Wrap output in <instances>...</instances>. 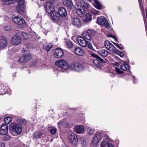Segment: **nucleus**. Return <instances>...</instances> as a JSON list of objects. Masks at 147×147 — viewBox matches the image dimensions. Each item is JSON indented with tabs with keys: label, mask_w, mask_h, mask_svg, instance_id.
<instances>
[{
	"label": "nucleus",
	"mask_w": 147,
	"mask_h": 147,
	"mask_svg": "<svg viewBox=\"0 0 147 147\" xmlns=\"http://www.w3.org/2000/svg\"><path fill=\"white\" fill-rule=\"evenodd\" d=\"M104 44L105 47L108 50L112 52L115 53L116 48L109 41L106 40L104 42Z\"/></svg>",
	"instance_id": "nucleus-9"
},
{
	"label": "nucleus",
	"mask_w": 147,
	"mask_h": 147,
	"mask_svg": "<svg viewBox=\"0 0 147 147\" xmlns=\"http://www.w3.org/2000/svg\"><path fill=\"white\" fill-rule=\"evenodd\" d=\"M74 51L75 53L78 55L82 56L84 55V51L80 47L76 48Z\"/></svg>",
	"instance_id": "nucleus-22"
},
{
	"label": "nucleus",
	"mask_w": 147,
	"mask_h": 147,
	"mask_svg": "<svg viewBox=\"0 0 147 147\" xmlns=\"http://www.w3.org/2000/svg\"><path fill=\"white\" fill-rule=\"evenodd\" d=\"M117 59L118 61H119V60H120V59L119 58H117Z\"/></svg>",
	"instance_id": "nucleus-56"
},
{
	"label": "nucleus",
	"mask_w": 147,
	"mask_h": 147,
	"mask_svg": "<svg viewBox=\"0 0 147 147\" xmlns=\"http://www.w3.org/2000/svg\"><path fill=\"white\" fill-rule=\"evenodd\" d=\"M59 15L62 18L65 17L67 15V13L65 9L63 7H60L58 10Z\"/></svg>",
	"instance_id": "nucleus-19"
},
{
	"label": "nucleus",
	"mask_w": 147,
	"mask_h": 147,
	"mask_svg": "<svg viewBox=\"0 0 147 147\" xmlns=\"http://www.w3.org/2000/svg\"><path fill=\"white\" fill-rule=\"evenodd\" d=\"M24 56L23 55L20 58L19 60L17 61V62L19 63H22L26 62V60Z\"/></svg>",
	"instance_id": "nucleus-38"
},
{
	"label": "nucleus",
	"mask_w": 147,
	"mask_h": 147,
	"mask_svg": "<svg viewBox=\"0 0 147 147\" xmlns=\"http://www.w3.org/2000/svg\"><path fill=\"white\" fill-rule=\"evenodd\" d=\"M138 1L139 2V3L140 5V8L141 9V10L143 13V18H145V13L144 11V9L143 8V6L141 5V0H138Z\"/></svg>",
	"instance_id": "nucleus-39"
},
{
	"label": "nucleus",
	"mask_w": 147,
	"mask_h": 147,
	"mask_svg": "<svg viewBox=\"0 0 147 147\" xmlns=\"http://www.w3.org/2000/svg\"><path fill=\"white\" fill-rule=\"evenodd\" d=\"M87 134L89 135H90L92 134L91 128V127L88 128L87 130Z\"/></svg>",
	"instance_id": "nucleus-45"
},
{
	"label": "nucleus",
	"mask_w": 147,
	"mask_h": 147,
	"mask_svg": "<svg viewBox=\"0 0 147 147\" xmlns=\"http://www.w3.org/2000/svg\"><path fill=\"white\" fill-rule=\"evenodd\" d=\"M88 47L90 49H92V45L90 42H88Z\"/></svg>",
	"instance_id": "nucleus-47"
},
{
	"label": "nucleus",
	"mask_w": 147,
	"mask_h": 147,
	"mask_svg": "<svg viewBox=\"0 0 147 147\" xmlns=\"http://www.w3.org/2000/svg\"><path fill=\"white\" fill-rule=\"evenodd\" d=\"M97 22L100 25L105 26L107 28L110 27L108 22L104 17H99L97 18Z\"/></svg>",
	"instance_id": "nucleus-3"
},
{
	"label": "nucleus",
	"mask_w": 147,
	"mask_h": 147,
	"mask_svg": "<svg viewBox=\"0 0 147 147\" xmlns=\"http://www.w3.org/2000/svg\"><path fill=\"white\" fill-rule=\"evenodd\" d=\"M63 52L62 49L59 48H57L54 51V55L56 58H60L63 56Z\"/></svg>",
	"instance_id": "nucleus-13"
},
{
	"label": "nucleus",
	"mask_w": 147,
	"mask_h": 147,
	"mask_svg": "<svg viewBox=\"0 0 147 147\" xmlns=\"http://www.w3.org/2000/svg\"><path fill=\"white\" fill-rule=\"evenodd\" d=\"M50 14L52 20L55 21H58L59 20L60 18L59 14L57 11H55Z\"/></svg>",
	"instance_id": "nucleus-15"
},
{
	"label": "nucleus",
	"mask_w": 147,
	"mask_h": 147,
	"mask_svg": "<svg viewBox=\"0 0 147 147\" xmlns=\"http://www.w3.org/2000/svg\"><path fill=\"white\" fill-rule=\"evenodd\" d=\"M101 136L100 133L97 132L94 136L92 139V146H97L99 142L101 140Z\"/></svg>",
	"instance_id": "nucleus-10"
},
{
	"label": "nucleus",
	"mask_w": 147,
	"mask_h": 147,
	"mask_svg": "<svg viewBox=\"0 0 147 147\" xmlns=\"http://www.w3.org/2000/svg\"><path fill=\"white\" fill-rule=\"evenodd\" d=\"M21 40L20 35L18 33H16L11 39V43L15 45L19 44L21 42Z\"/></svg>",
	"instance_id": "nucleus-8"
},
{
	"label": "nucleus",
	"mask_w": 147,
	"mask_h": 147,
	"mask_svg": "<svg viewBox=\"0 0 147 147\" xmlns=\"http://www.w3.org/2000/svg\"><path fill=\"white\" fill-rule=\"evenodd\" d=\"M58 126L59 127L63 126L64 127H67L68 126V124L66 123L64 121V120L63 121H60L58 123Z\"/></svg>",
	"instance_id": "nucleus-35"
},
{
	"label": "nucleus",
	"mask_w": 147,
	"mask_h": 147,
	"mask_svg": "<svg viewBox=\"0 0 147 147\" xmlns=\"http://www.w3.org/2000/svg\"><path fill=\"white\" fill-rule=\"evenodd\" d=\"M113 43L118 48L120 45H121V44H118L117 43L113 42Z\"/></svg>",
	"instance_id": "nucleus-49"
},
{
	"label": "nucleus",
	"mask_w": 147,
	"mask_h": 147,
	"mask_svg": "<svg viewBox=\"0 0 147 147\" xmlns=\"http://www.w3.org/2000/svg\"><path fill=\"white\" fill-rule=\"evenodd\" d=\"M10 138V136L8 135H6L4 136L3 138V140H4L7 141Z\"/></svg>",
	"instance_id": "nucleus-44"
},
{
	"label": "nucleus",
	"mask_w": 147,
	"mask_h": 147,
	"mask_svg": "<svg viewBox=\"0 0 147 147\" xmlns=\"http://www.w3.org/2000/svg\"><path fill=\"white\" fill-rule=\"evenodd\" d=\"M91 17L92 15L90 13H87L85 16V18L83 20L84 22L87 23L90 22L92 20Z\"/></svg>",
	"instance_id": "nucleus-24"
},
{
	"label": "nucleus",
	"mask_w": 147,
	"mask_h": 147,
	"mask_svg": "<svg viewBox=\"0 0 147 147\" xmlns=\"http://www.w3.org/2000/svg\"><path fill=\"white\" fill-rule=\"evenodd\" d=\"M7 45V42L5 38H2L0 41V49H2Z\"/></svg>",
	"instance_id": "nucleus-23"
},
{
	"label": "nucleus",
	"mask_w": 147,
	"mask_h": 147,
	"mask_svg": "<svg viewBox=\"0 0 147 147\" xmlns=\"http://www.w3.org/2000/svg\"><path fill=\"white\" fill-rule=\"evenodd\" d=\"M70 68L74 71H80L83 69V66L80 63L73 62L71 64Z\"/></svg>",
	"instance_id": "nucleus-5"
},
{
	"label": "nucleus",
	"mask_w": 147,
	"mask_h": 147,
	"mask_svg": "<svg viewBox=\"0 0 147 147\" xmlns=\"http://www.w3.org/2000/svg\"><path fill=\"white\" fill-rule=\"evenodd\" d=\"M115 71L118 74H121L123 73V71H121L120 69L117 67H115Z\"/></svg>",
	"instance_id": "nucleus-46"
},
{
	"label": "nucleus",
	"mask_w": 147,
	"mask_h": 147,
	"mask_svg": "<svg viewBox=\"0 0 147 147\" xmlns=\"http://www.w3.org/2000/svg\"><path fill=\"white\" fill-rule=\"evenodd\" d=\"M23 55L25 58L26 61L31 58V55L28 53H26Z\"/></svg>",
	"instance_id": "nucleus-36"
},
{
	"label": "nucleus",
	"mask_w": 147,
	"mask_h": 147,
	"mask_svg": "<svg viewBox=\"0 0 147 147\" xmlns=\"http://www.w3.org/2000/svg\"><path fill=\"white\" fill-rule=\"evenodd\" d=\"M12 20L13 22L18 25L19 28H22L25 25L24 19L20 16L14 17Z\"/></svg>",
	"instance_id": "nucleus-2"
},
{
	"label": "nucleus",
	"mask_w": 147,
	"mask_h": 147,
	"mask_svg": "<svg viewBox=\"0 0 147 147\" xmlns=\"http://www.w3.org/2000/svg\"><path fill=\"white\" fill-rule=\"evenodd\" d=\"M101 147H113V145L107 142L102 141L100 144Z\"/></svg>",
	"instance_id": "nucleus-29"
},
{
	"label": "nucleus",
	"mask_w": 147,
	"mask_h": 147,
	"mask_svg": "<svg viewBox=\"0 0 147 147\" xmlns=\"http://www.w3.org/2000/svg\"><path fill=\"white\" fill-rule=\"evenodd\" d=\"M72 24L74 26L80 28L82 25V22L80 19L77 18H74L72 22Z\"/></svg>",
	"instance_id": "nucleus-16"
},
{
	"label": "nucleus",
	"mask_w": 147,
	"mask_h": 147,
	"mask_svg": "<svg viewBox=\"0 0 147 147\" xmlns=\"http://www.w3.org/2000/svg\"><path fill=\"white\" fill-rule=\"evenodd\" d=\"M22 36L24 39H26L28 38V35L25 32H23L22 34Z\"/></svg>",
	"instance_id": "nucleus-43"
},
{
	"label": "nucleus",
	"mask_w": 147,
	"mask_h": 147,
	"mask_svg": "<svg viewBox=\"0 0 147 147\" xmlns=\"http://www.w3.org/2000/svg\"><path fill=\"white\" fill-rule=\"evenodd\" d=\"M63 4L67 7H71L73 5L71 0H63Z\"/></svg>",
	"instance_id": "nucleus-26"
},
{
	"label": "nucleus",
	"mask_w": 147,
	"mask_h": 147,
	"mask_svg": "<svg viewBox=\"0 0 147 147\" xmlns=\"http://www.w3.org/2000/svg\"><path fill=\"white\" fill-rule=\"evenodd\" d=\"M12 119L10 117H7L5 118L4 121L5 123L8 124L10 122L12 121Z\"/></svg>",
	"instance_id": "nucleus-37"
},
{
	"label": "nucleus",
	"mask_w": 147,
	"mask_h": 147,
	"mask_svg": "<svg viewBox=\"0 0 147 147\" xmlns=\"http://www.w3.org/2000/svg\"><path fill=\"white\" fill-rule=\"evenodd\" d=\"M2 1L7 5L10 4L14 3L16 0H1Z\"/></svg>",
	"instance_id": "nucleus-33"
},
{
	"label": "nucleus",
	"mask_w": 147,
	"mask_h": 147,
	"mask_svg": "<svg viewBox=\"0 0 147 147\" xmlns=\"http://www.w3.org/2000/svg\"><path fill=\"white\" fill-rule=\"evenodd\" d=\"M80 140L81 141V143L84 145L86 144V140L85 138L83 137H81L80 138Z\"/></svg>",
	"instance_id": "nucleus-41"
},
{
	"label": "nucleus",
	"mask_w": 147,
	"mask_h": 147,
	"mask_svg": "<svg viewBox=\"0 0 147 147\" xmlns=\"http://www.w3.org/2000/svg\"><path fill=\"white\" fill-rule=\"evenodd\" d=\"M57 131V129L55 128V127H53V128L51 129H50V132L52 134H55L56 133V132Z\"/></svg>",
	"instance_id": "nucleus-40"
},
{
	"label": "nucleus",
	"mask_w": 147,
	"mask_h": 147,
	"mask_svg": "<svg viewBox=\"0 0 147 147\" xmlns=\"http://www.w3.org/2000/svg\"><path fill=\"white\" fill-rule=\"evenodd\" d=\"M81 5L82 6V7L83 8L87 9L89 8L90 7V5L87 3H86L84 1L81 2H80Z\"/></svg>",
	"instance_id": "nucleus-32"
},
{
	"label": "nucleus",
	"mask_w": 147,
	"mask_h": 147,
	"mask_svg": "<svg viewBox=\"0 0 147 147\" xmlns=\"http://www.w3.org/2000/svg\"><path fill=\"white\" fill-rule=\"evenodd\" d=\"M89 53L90 55H92V52L91 51L89 52Z\"/></svg>",
	"instance_id": "nucleus-54"
},
{
	"label": "nucleus",
	"mask_w": 147,
	"mask_h": 147,
	"mask_svg": "<svg viewBox=\"0 0 147 147\" xmlns=\"http://www.w3.org/2000/svg\"><path fill=\"white\" fill-rule=\"evenodd\" d=\"M55 64L57 66L64 70L67 69L68 68V65L67 62L62 59L57 61L55 62Z\"/></svg>",
	"instance_id": "nucleus-6"
},
{
	"label": "nucleus",
	"mask_w": 147,
	"mask_h": 147,
	"mask_svg": "<svg viewBox=\"0 0 147 147\" xmlns=\"http://www.w3.org/2000/svg\"><path fill=\"white\" fill-rule=\"evenodd\" d=\"M82 35L85 38L90 40L92 39V31L91 30H88L87 31L84 32Z\"/></svg>",
	"instance_id": "nucleus-17"
},
{
	"label": "nucleus",
	"mask_w": 147,
	"mask_h": 147,
	"mask_svg": "<svg viewBox=\"0 0 147 147\" xmlns=\"http://www.w3.org/2000/svg\"><path fill=\"white\" fill-rule=\"evenodd\" d=\"M92 50H94V51H95V50L94 49H93V48H92Z\"/></svg>",
	"instance_id": "nucleus-57"
},
{
	"label": "nucleus",
	"mask_w": 147,
	"mask_h": 147,
	"mask_svg": "<svg viewBox=\"0 0 147 147\" xmlns=\"http://www.w3.org/2000/svg\"><path fill=\"white\" fill-rule=\"evenodd\" d=\"M46 11L49 13L50 14L55 11V9L53 4L50 2H47L46 5Z\"/></svg>",
	"instance_id": "nucleus-12"
},
{
	"label": "nucleus",
	"mask_w": 147,
	"mask_h": 147,
	"mask_svg": "<svg viewBox=\"0 0 147 147\" xmlns=\"http://www.w3.org/2000/svg\"><path fill=\"white\" fill-rule=\"evenodd\" d=\"M99 54L102 56L106 57L109 54L108 51L105 49H101L98 51Z\"/></svg>",
	"instance_id": "nucleus-28"
},
{
	"label": "nucleus",
	"mask_w": 147,
	"mask_h": 147,
	"mask_svg": "<svg viewBox=\"0 0 147 147\" xmlns=\"http://www.w3.org/2000/svg\"><path fill=\"white\" fill-rule=\"evenodd\" d=\"M118 48L120 50H122L124 49V47L123 45H120Z\"/></svg>",
	"instance_id": "nucleus-50"
},
{
	"label": "nucleus",
	"mask_w": 147,
	"mask_h": 147,
	"mask_svg": "<svg viewBox=\"0 0 147 147\" xmlns=\"http://www.w3.org/2000/svg\"><path fill=\"white\" fill-rule=\"evenodd\" d=\"M5 30L7 31H9L10 30V28L8 26H7L5 28Z\"/></svg>",
	"instance_id": "nucleus-48"
},
{
	"label": "nucleus",
	"mask_w": 147,
	"mask_h": 147,
	"mask_svg": "<svg viewBox=\"0 0 147 147\" xmlns=\"http://www.w3.org/2000/svg\"><path fill=\"white\" fill-rule=\"evenodd\" d=\"M8 132L7 126L5 124L2 125L0 127V134L2 135H6Z\"/></svg>",
	"instance_id": "nucleus-14"
},
{
	"label": "nucleus",
	"mask_w": 147,
	"mask_h": 147,
	"mask_svg": "<svg viewBox=\"0 0 147 147\" xmlns=\"http://www.w3.org/2000/svg\"><path fill=\"white\" fill-rule=\"evenodd\" d=\"M92 57L97 59L93 60V63L94 65L98 68L100 67V61L103 62V60L99 56L94 53H92Z\"/></svg>",
	"instance_id": "nucleus-11"
},
{
	"label": "nucleus",
	"mask_w": 147,
	"mask_h": 147,
	"mask_svg": "<svg viewBox=\"0 0 147 147\" xmlns=\"http://www.w3.org/2000/svg\"><path fill=\"white\" fill-rule=\"evenodd\" d=\"M53 46V45L51 43H46V44L44 45L43 47L45 50L48 51L50 50Z\"/></svg>",
	"instance_id": "nucleus-31"
},
{
	"label": "nucleus",
	"mask_w": 147,
	"mask_h": 147,
	"mask_svg": "<svg viewBox=\"0 0 147 147\" xmlns=\"http://www.w3.org/2000/svg\"><path fill=\"white\" fill-rule=\"evenodd\" d=\"M0 147H5L4 144L3 143H0Z\"/></svg>",
	"instance_id": "nucleus-51"
},
{
	"label": "nucleus",
	"mask_w": 147,
	"mask_h": 147,
	"mask_svg": "<svg viewBox=\"0 0 147 147\" xmlns=\"http://www.w3.org/2000/svg\"><path fill=\"white\" fill-rule=\"evenodd\" d=\"M117 52L121 57H123V56L124 54L123 53L119 51L118 49H117V50H116V51H115V53H116Z\"/></svg>",
	"instance_id": "nucleus-42"
},
{
	"label": "nucleus",
	"mask_w": 147,
	"mask_h": 147,
	"mask_svg": "<svg viewBox=\"0 0 147 147\" xmlns=\"http://www.w3.org/2000/svg\"><path fill=\"white\" fill-rule=\"evenodd\" d=\"M9 129L18 135L21 134L22 131V127L21 124L13 122L9 125Z\"/></svg>",
	"instance_id": "nucleus-1"
},
{
	"label": "nucleus",
	"mask_w": 147,
	"mask_h": 147,
	"mask_svg": "<svg viewBox=\"0 0 147 147\" xmlns=\"http://www.w3.org/2000/svg\"><path fill=\"white\" fill-rule=\"evenodd\" d=\"M77 40L80 46L82 47H86L87 45L86 40L83 37L79 36Z\"/></svg>",
	"instance_id": "nucleus-18"
},
{
	"label": "nucleus",
	"mask_w": 147,
	"mask_h": 147,
	"mask_svg": "<svg viewBox=\"0 0 147 147\" xmlns=\"http://www.w3.org/2000/svg\"><path fill=\"white\" fill-rule=\"evenodd\" d=\"M65 46L66 47L71 48L73 47V45L72 42L69 39H66L65 42Z\"/></svg>",
	"instance_id": "nucleus-30"
},
{
	"label": "nucleus",
	"mask_w": 147,
	"mask_h": 147,
	"mask_svg": "<svg viewBox=\"0 0 147 147\" xmlns=\"http://www.w3.org/2000/svg\"><path fill=\"white\" fill-rule=\"evenodd\" d=\"M93 5L95 7L98 9H101L102 5L98 0H94Z\"/></svg>",
	"instance_id": "nucleus-27"
},
{
	"label": "nucleus",
	"mask_w": 147,
	"mask_h": 147,
	"mask_svg": "<svg viewBox=\"0 0 147 147\" xmlns=\"http://www.w3.org/2000/svg\"><path fill=\"white\" fill-rule=\"evenodd\" d=\"M113 35H111L110 36H108V37H113Z\"/></svg>",
	"instance_id": "nucleus-55"
},
{
	"label": "nucleus",
	"mask_w": 147,
	"mask_h": 147,
	"mask_svg": "<svg viewBox=\"0 0 147 147\" xmlns=\"http://www.w3.org/2000/svg\"><path fill=\"white\" fill-rule=\"evenodd\" d=\"M113 65H118L119 64V63L115 62L114 63H113Z\"/></svg>",
	"instance_id": "nucleus-52"
},
{
	"label": "nucleus",
	"mask_w": 147,
	"mask_h": 147,
	"mask_svg": "<svg viewBox=\"0 0 147 147\" xmlns=\"http://www.w3.org/2000/svg\"><path fill=\"white\" fill-rule=\"evenodd\" d=\"M68 140L74 145H76L78 143V138L74 132H71L68 136Z\"/></svg>",
	"instance_id": "nucleus-7"
},
{
	"label": "nucleus",
	"mask_w": 147,
	"mask_h": 147,
	"mask_svg": "<svg viewBox=\"0 0 147 147\" xmlns=\"http://www.w3.org/2000/svg\"><path fill=\"white\" fill-rule=\"evenodd\" d=\"M25 3L24 0H20L16 6V10L18 11V13L20 15H22L23 13Z\"/></svg>",
	"instance_id": "nucleus-4"
},
{
	"label": "nucleus",
	"mask_w": 147,
	"mask_h": 147,
	"mask_svg": "<svg viewBox=\"0 0 147 147\" xmlns=\"http://www.w3.org/2000/svg\"><path fill=\"white\" fill-rule=\"evenodd\" d=\"M42 135V133L40 131H36L33 134V138L34 139H37L41 138Z\"/></svg>",
	"instance_id": "nucleus-25"
},
{
	"label": "nucleus",
	"mask_w": 147,
	"mask_h": 147,
	"mask_svg": "<svg viewBox=\"0 0 147 147\" xmlns=\"http://www.w3.org/2000/svg\"><path fill=\"white\" fill-rule=\"evenodd\" d=\"M76 13L80 16H82L85 13V9L82 7L77 8L76 9Z\"/></svg>",
	"instance_id": "nucleus-20"
},
{
	"label": "nucleus",
	"mask_w": 147,
	"mask_h": 147,
	"mask_svg": "<svg viewBox=\"0 0 147 147\" xmlns=\"http://www.w3.org/2000/svg\"><path fill=\"white\" fill-rule=\"evenodd\" d=\"M75 129L77 133L80 134L84 132V128L82 125H77L76 126Z\"/></svg>",
	"instance_id": "nucleus-21"
},
{
	"label": "nucleus",
	"mask_w": 147,
	"mask_h": 147,
	"mask_svg": "<svg viewBox=\"0 0 147 147\" xmlns=\"http://www.w3.org/2000/svg\"><path fill=\"white\" fill-rule=\"evenodd\" d=\"M121 69L125 71L128 69L129 68V66L126 63H123L120 66Z\"/></svg>",
	"instance_id": "nucleus-34"
},
{
	"label": "nucleus",
	"mask_w": 147,
	"mask_h": 147,
	"mask_svg": "<svg viewBox=\"0 0 147 147\" xmlns=\"http://www.w3.org/2000/svg\"><path fill=\"white\" fill-rule=\"evenodd\" d=\"M32 34L33 35H35L36 34V33L34 32H32L30 33L31 35H32Z\"/></svg>",
	"instance_id": "nucleus-53"
}]
</instances>
